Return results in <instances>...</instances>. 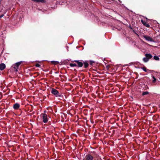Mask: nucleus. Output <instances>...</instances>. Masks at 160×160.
Masks as SVG:
<instances>
[{"label":"nucleus","instance_id":"nucleus-11","mask_svg":"<svg viewBox=\"0 0 160 160\" xmlns=\"http://www.w3.org/2000/svg\"><path fill=\"white\" fill-rule=\"evenodd\" d=\"M145 57H147L149 60L152 58V56L150 54H145Z\"/></svg>","mask_w":160,"mask_h":160},{"label":"nucleus","instance_id":"nucleus-4","mask_svg":"<svg viewBox=\"0 0 160 160\" xmlns=\"http://www.w3.org/2000/svg\"><path fill=\"white\" fill-rule=\"evenodd\" d=\"M85 160H94L93 157L90 154L86 155L85 158Z\"/></svg>","mask_w":160,"mask_h":160},{"label":"nucleus","instance_id":"nucleus-17","mask_svg":"<svg viewBox=\"0 0 160 160\" xmlns=\"http://www.w3.org/2000/svg\"><path fill=\"white\" fill-rule=\"evenodd\" d=\"M148 94H149V92H148L146 91V92H143L142 93V95L143 96V95Z\"/></svg>","mask_w":160,"mask_h":160},{"label":"nucleus","instance_id":"nucleus-3","mask_svg":"<svg viewBox=\"0 0 160 160\" xmlns=\"http://www.w3.org/2000/svg\"><path fill=\"white\" fill-rule=\"evenodd\" d=\"M51 92L56 97H60V95L59 94L58 92L56 89L54 88H52Z\"/></svg>","mask_w":160,"mask_h":160},{"label":"nucleus","instance_id":"nucleus-15","mask_svg":"<svg viewBox=\"0 0 160 160\" xmlns=\"http://www.w3.org/2000/svg\"><path fill=\"white\" fill-rule=\"evenodd\" d=\"M152 77L153 79L152 80V82H155L156 80V78L154 77L153 76H152Z\"/></svg>","mask_w":160,"mask_h":160},{"label":"nucleus","instance_id":"nucleus-19","mask_svg":"<svg viewBox=\"0 0 160 160\" xmlns=\"http://www.w3.org/2000/svg\"><path fill=\"white\" fill-rule=\"evenodd\" d=\"M35 66L36 67H40V65L39 64L37 63L36 64Z\"/></svg>","mask_w":160,"mask_h":160},{"label":"nucleus","instance_id":"nucleus-8","mask_svg":"<svg viewBox=\"0 0 160 160\" xmlns=\"http://www.w3.org/2000/svg\"><path fill=\"white\" fill-rule=\"evenodd\" d=\"M32 1L37 2H41L42 3H45L46 2V1L45 0H31Z\"/></svg>","mask_w":160,"mask_h":160},{"label":"nucleus","instance_id":"nucleus-2","mask_svg":"<svg viewBox=\"0 0 160 160\" xmlns=\"http://www.w3.org/2000/svg\"><path fill=\"white\" fill-rule=\"evenodd\" d=\"M22 62V61H20L18 62H16L15 64H14L12 66V67L14 68V71L16 72H17L18 71V67Z\"/></svg>","mask_w":160,"mask_h":160},{"label":"nucleus","instance_id":"nucleus-18","mask_svg":"<svg viewBox=\"0 0 160 160\" xmlns=\"http://www.w3.org/2000/svg\"><path fill=\"white\" fill-rule=\"evenodd\" d=\"M142 68L144 72H147V70L145 67H143Z\"/></svg>","mask_w":160,"mask_h":160},{"label":"nucleus","instance_id":"nucleus-14","mask_svg":"<svg viewBox=\"0 0 160 160\" xmlns=\"http://www.w3.org/2000/svg\"><path fill=\"white\" fill-rule=\"evenodd\" d=\"M84 66L85 68H87L88 66V64L87 62H85L84 63Z\"/></svg>","mask_w":160,"mask_h":160},{"label":"nucleus","instance_id":"nucleus-6","mask_svg":"<svg viewBox=\"0 0 160 160\" xmlns=\"http://www.w3.org/2000/svg\"><path fill=\"white\" fill-rule=\"evenodd\" d=\"M20 107V105L18 103H16L13 105V108L16 110L18 109Z\"/></svg>","mask_w":160,"mask_h":160},{"label":"nucleus","instance_id":"nucleus-16","mask_svg":"<svg viewBox=\"0 0 160 160\" xmlns=\"http://www.w3.org/2000/svg\"><path fill=\"white\" fill-rule=\"evenodd\" d=\"M70 66L71 67H75V66H77V65H76V64L75 63H70Z\"/></svg>","mask_w":160,"mask_h":160},{"label":"nucleus","instance_id":"nucleus-5","mask_svg":"<svg viewBox=\"0 0 160 160\" xmlns=\"http://www.w3.org/2000/svg\"><path fill=\"white\" fill-rule=\"evenodd\" d=\"M144 38L147 41L154 42V40L152 39V38L149 36L144 35L143 36Z\"/></svg>","mask_w":160,"mask_h":160},{"label":"nucleus","instance_id":"nucleus-7","mask_svg":"<svg viewBox=\"0 0 160 160\" xmlns=\"http://www.w3.org/2000/svg\"><path fill=\"white\" fill-rule=\"evenodd\" d=\"M6 68V65L5 64L2 63L0 64V70H3Z\"/></svg>","mask_w":160,"mask_h":160},{"label":"nucleus","instance_id":"nucleus-13","mask_svg":"<svg viewBox=\"0 0 160 160\" xmlns=\"http://www.w3.org/2000/svg\"><path fill=\"white\" fill-rule=\"evenodd\" d=\"M154 59L156 60H159V57L157 56H154L153 57Z\"/></svg>","mask_w":160,"mask_h":160},{"label":"nucleus","instance_id":"nucleus-1","mask_svg":"<svg viewBox=\"0 0 160 160\" xmlns=\"http://www.w3.org/2000/svg\"><path fill=\"white\" fill-rule=\"evenodd\" d=\"M41 115L43 119V122L45 123L47 122L48 121V115L45 113H42Z\"/></svg>","mask_w":160,"mask_h":160},{"label":"nucleus","instance_id":"nucleus-9","mask_svg":"<svg viewBox=\"0 0 160 160\" xmlns=\"http://www.w3.org/2000/svg\"><path fill=\"white\" fill-rule=\"evenodd\" d=\"M75 62H77L78 65V67H81L82 66L83 64L81 62H79L77 60L75 61Z\"/></svg>","mask_w":160,"mask_h":160},{"label":"nucleus","instance_id":"nucleus-10","mask_svg":"<svg viewBox=\"0 0 160 160\" xmlns=\"http://www.w3.org/2000/svg\"><path fill=\"white\" fill-rule=\"evenodd\" d=\"M141 22H142V23L146 27L148 28L150 27L149 25L145 21H143L142 20Z\"/></svg>","mask_w":160,"mask_h":160},{"label":"nucleus","instance_id":"nucleus-12","mask_svg":"<svg viewBox=\"0 0 160 160\" xmlns=\"http://www.w3.org/2000/svg\"><path fill=\"white\" fill-rule=\"evenodd\" d=\"M149 60L146 57H144L143 58V61L145 62H147L149 61Z\"/></svg>","mask_w":160,"mask_h":160},{"label":"nucleus","instance_id":"nucleus-20","mask_svg":"<svg viewBox=\"0 0 160 160\" xmlns=\"http://www.w3.org/2000/svg\"><path fill=\"white\" fill-rule=\"evenodd\" d=\"M4 16V15L3 14H2L0 16V18H2Z\"/></svg>","mask_w":160,"mask_h":160}]
</instances>
